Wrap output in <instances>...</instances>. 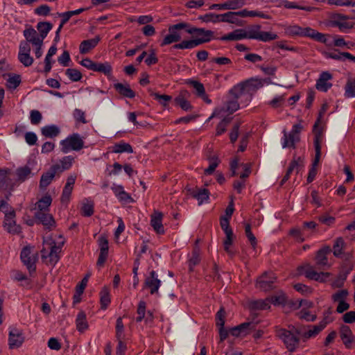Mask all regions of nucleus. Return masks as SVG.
<instances>
[{
	"label": "nucleus",
	"instance_id": "nucleus-1",
	"mask_svg": "<svg viewBox=\"0 0 355 355\" xmlns=\"http://www.w3.org/2000/svg\"><path fill=\"white\" fill-rule=\"evenodd\" d=\"M64 244V239L62 235L44 238L42 249L40 251L42 261L47 265L55 266L60 259Z\"/></svg>",
	"mask_w": 355,
	"mask_h": 355
},
{
	"label": "nucleus",
	"instance_id": "nucleus-2",
	"mask_svg": "<svg viewBox=\"0 0 355 355\" xmlns=\"http://www.w3.org/2000/svg\"><path fill=\"white\" fill-rule=\"evenodd\" d=\"M285 34L288 36L308 37L317 42L327 44V35L318 32L310 27L290 25L285 28Z\"/></svg>",
	"mask_w": 355,
	"mask_h": 355
},
{
	"label": "nucleus",
	"instance_id": "nucleus-3",
	"mask_svg": "<svg viewBox=\"0 0 355 355\" xmlns=\"http://www.w3.org/2000/svg\"><path fill=\"white\" fill-rule=\"evenodd\" d=\"M300 331L294 327L291 330L280 329L277 331L279 338L284 342L286 349L291 352H295L299 347Z\"/></svg>",
	"mask_w": 355,
	"mask_h": 355
},
{
	"label": "nucleus",
	"instance_id": "nucleus-4",
	"mask_svg": "<svg viewBox=\"0 0 355 355\" xmlns=\"http://www.w3.org/2000/svg\"><path fill=\"white\" fill-rule=\"evenodd\" d=\"M60 150L63 153L70 151H79L85 147L84 137L78 133H73L60 142Z\"/></svg>",
	"mask_w": 355,
	"mask_h": 355
},
{
	"label": "nucleus",
	"instance_id": "nucleus-5",
	"mask_svg": "<svg viewBox=\"0 0 355 355\" xmlns=\"http://www.w3.org/2000/svg\"><path fill=\"white\" fill-rule=\"evenodd\" d=\"M245 39H253L261 42H269L278 38V35L271 32L261 31V26L252 25L244 29Z\"/></svg>",
	"mask_w": 355,
	"mask_h": 355
},
{
	"label": "nucleus",
	"instance_id": "nucleus-6",
	"mask_svg": "<svg viewBox=\"0 0 355 355\" xmlns=\"http://www.w3.org/2000/svg\"><path fill=\"white\" fill-rule=\"evenodd\" d=\"M21 260L28 269L30 275H32L36 270V262L38 259L37 251L33 247H24L20 254Z\"/></svg>",
	"mask_w": 355,
	"mask_h": 355
},
{
	"label": "nucleus",
	"instance_id": "nucleus-7",
	"mask_svg": "<svg viewBox=\"0 0 355 355\" xmlns=\"http://www.w3.org/2000/svg\"><path fill=\"white\" fill-rule=\"evenodd\" d=\"M329 24L337 27L342 33H348L354 26L352 17L340 13L332 14L329 17Z\"/></svg>",
	"mask_w": 355,
	"mask_h": 355
},
{
	"label": "nucleus",
	"instance_id": "nucleus-8",
	"mask_svg": "<svg viewBox=\"0 0 355 355\" xmlns=\"http://www.w3.org/2000/svg\"><path fill=\"white\" fill-rule=\"evenodd\" d=\"M189 24L185 22H181L171 25L168 27V34L166 35L161 42V46H166L170 44L177 42L181 40L182 35L180 33L181 30L189 28Z\"/></svg>",
	"mask_w": 355,
	"mask_h": 355
},
{
	"label": "nucleus",
	"instance_id": "nucleus-9",
	"mask_svg": "<svg viewBox=\"0 0 355 355\" xmlns=\"http://www.w3.org/2000/svg\"><path fill=\"white\" fill-rule=\"evenodd\" d=\"M315 138H314V147L315 151V159L313 163V166L309 171L307 182H311L315 178L317 174V170L315 166L318 164L321 156V143L322 141V135L321 130H317V125L315 127Z\"/></svg>",
	"mask_w": 355,
	"mask_h": 355
},
{
	"label": "nucleus",
	"instance_id": "nucleus-10",
	"mask_svg": "<svg viewBox=\"0 0 355 355\" xmlns=\"http://www.w3.org/2000/svg\"><path fill=\"white\" fill-rule=\"evenodd\" d=\"M298 272L301 275H304L306 277L318 281L320 282H324L330 275L329 272H318L313 267L309 264L298 267Z\"/></svg>",
	"mask_w": 355,
	"mask_h": 355
},
{
	"label": "nucleus",
	"instance_id": "nucleus-11",
	"mask_svg": "<svg viewBox=\"0 0 355 355\" xmlns=\"http://www.w3.org/2000/svg\"><path fill=\"white\" fill-rule=\"evenodd\" d=\"M276 279L277 277L273 272H265L257 279L256 287L263 291L272 290L275 287Z\"/></svg>",
	"mask_w": 355,
	"mask_h": 355
},
{
	"label": "nucleus",
	"instance_id": "nucleus-12",
	"mask_svg": "<svg viewBox=\"0 0 355 355\" xmlns=\"http://www.w3.org/2000/svg\"><path fill=\"white\" fill-rule=\"evenodd\" d=\"M187 32L189 34L196 35L198 37L194 39L198 42V46L203 43L209 42L214 38V32L204 28H198L191 27L187 29Z\"/></svg>",
	"mask_w": 355,
	"mask_h": 355
},
{
	"label": "nucleus",
	"instance_id": "nucleus-13",
	"mask_svg": "<svg viewBox=\"0 0 355 355\" xmlns=\"http://www.w3.org/2000/svg\"><path fill=\"white\" fill-rule=\"evenodd\" d=\"M239 109L238 101L227 96V100L221 107L216 108L214 112V116L220 115L222 113L232 114Z\"/></svg>",
	"mask_w": 355,
	"mask_h": 355
},
{
	"label": "nucleus",
	"instance_id": "nucleus-14",
	"mask_svg": "<svg viewBox=\"0 0 355 355\" xmlns=\"http://www.w3.org/2000/svg\"><path fill=\"white\" fill-rule=\"evenodd\" d=\"M160 286L161 281L157 278L156 272L152 270L145 279L144 287L150 290V294L154 295L158 293Z\"/></svg>",
	"mask_w": 355,
	"mask_h": 355
},
{
	"label": "nucleus",
	"instance_id": "nucleus-15",
	"mask_svg": "<svg viewBox=\"0 0 355 355\" xmlns=\"http://www.w3.org/2000/svg\"><path fill=\"white\" fill-rule=\"evenodd\" d=\"M35 218L43 225L47 230H52L55 227V221L53 216L46 212L36 211L35 214Z\"/></svg>",
	"mask_w": 355,
	"mask_h": 355
},
{
	"label": "nucleus",
	"instance_id": "nucleus-16",
	"mask_svg": "<svg viewBox=\"0 0 355 355\" xmlns=\"http://www.w3.org/2000/svg\"><path fill=\"white\" fill-rule=\"evenodd\" d=\"M331 79L332 75L330 73L327 71L321 73L319 78L317 80L315 88L321 92H327L332 87V84L329 83V80Z\"/></svg>",
	"mask_w": 355,
	"mask_h": 355
},
{
	"label": "nucleus",
	"instance_id": "nucleus-17",
	"mask_svg": "<svg viewBox=\"0 0 355 355\" xmlns=\"http://www.w3.org/2000/svg\"><path fill=\"white\" fill-rule=\"evenodd\" d=\"M76 180V175H71L68 177L60 198L62 203L67 204L69 202Z\"/></svg>",
	"mask_w": 355,
	"mask_h": 355
},
{
	"label": "nucleus",
	"instance_id": "nucleus-18",
	"mask_svg": "<svg viewBox=\"0 0 355 355\" xmlns=\"http://www.w3.org/2000/svg\"><path fill=\"white\" fill-rule=\"evenodd\" d=\"M251 85L252 83L249 81L241 83L233 87L230 90L228 96L237 101L240 97L245 94V90L250 88Z\"/></svg>",
	"mask_w": 355,
	"mask_h": 355
},
{
	"label": "nucleus",
	"instance_id": "nucleus-19",
	"mask_svg": "<svg viewBox=\"0 0 355 355\" xmlns=\"http://www.w3.org/2000/svg\"><path fill=\"white\" fill-rule=\"evenodd\" d=\"M24 36L26 38V42L33 46L43 44L42 37L32 27L27 28L24 31Z\"/></svg>",
	"mask_w": 355,
	"mask_h": 355
},
{
	"label": "nucleus",
	"instance_id": "nucleus-20",
	"mask_svg": "<svg viewBox=\"0 0 355 355\" xmlns=\"http://www.w3.org/2000/svg\"><path fill=\"white\" fill-rule=\"evenodd\" d=\"M100 245V254L97 261V265L103 266L108 255V241L104 236H101L98 239Z\"/></svg>",
	"mask_w": 355,
	"mask_h": 355
},
{
	"label": "nucleus",
	"instance_id": "nucleus-21",
	"mask_svg": "<svg viewBox=\"0 0 355 355\" xmlns=\"http://www.w3.org/2000/svg\"><path fill=\"white\" fill-rule=\"evenodd\" d=\"M331 252L329 247H324L317 252L315 256V263L319 268L329 267L327 254Z\"/></svg>",
	"mask_w": 355,
	"mask_h": 355
},
{
	"label": "nucleus",
	"instance_id": "nucleus-22",
	"mask_svg": "<svg viewBox=\"0 0 355 355\" xmlns=\"http://www.w3.org/2000/svg\"><path fill=\"white\" fill-rule=\"evenodd\" d=\"M162 218L163 214L159 211H155L151 215L150 225L159 234H163L164 233V228L162 225Z\"/></svg>",
	"mask_w": 355,
	"mask_h": 355
},
{
	"label": "nucleus",
	"instance_id": "nucleus-23",
	"mask_svg": "<svg viewBox=\"0 0 355 355\" xmlns=\"http://www.w3.org/2000/svg\"><path fill=\"white\" fill-rule=\"evenodd\" d=\"M15 212H10L4 218V228L10 233L16 234L20 232V227L17 225L14 220Z\"/></svg>",
	"mask_w": 355,
	"mask_h": 355
},
{
	"label": "nucleus",
	"instance_id": "nucleus-24",
	"mask_svg": "<svg viewBox=\"0 0 355 355\" xmlns=\"http://www.w3.org/2000/svg\"><path fill=\"white\" fill-rule=\"evenodd\" d=\"M270 3H274L277 7H282L284 6L286 8L288 9H299L306 11H312L313 10V8L309 7V6H297L294 2H291L288 0H268Z\"/></svg>",
	"mask_w": 355,
	"mask_h": 355
},
{
	"label": "nucleus",
	"instance_id": "nucleus-25",
	"mask_svg": "<svg viewBox=\"0 0 355 355\" xmlns=\"http://www.w3.org/2000/svg\"><path fill=\"white\" fill-rule=\"evenodd\" d=\"M73 162L74 157L71 155H68L62 157L58 163L53 165L52 166L58 173H60L64 171L69 170Z\"/></svg>",
	"mask_w": 355,
	"mask_h": 355
},
{
	"label": "nucleus",
	"instance_id": "nucleus-26",
	"mask_svg": "<svg viewBox=\"0 0 355 355\" xmlns=\"http://www.w3.org/2000/svg\"><path fill=\"white\" fill-rule=\"evenodd\" d=\"M100 40L101 37L99 35H96L91 40H83L79 46L80 53L81 54L87 53L98 44Z\"/></svg>",
	"mask_w": 355,
	"mask_h": 355
},
{
	"label": "nucleus",
	"instance_id": "nucleus-27",
	"mask_svg": "<svg viewBox=\"0 0 355 355\" xmlns=\"http://www.w3.org/2000/svg\"><path fill=\"white\" fill-rule=\"evenodd\" d=\"M57 173V171L51 166L48 171L42 174L40 181V187L46 189L51 183Z\"/></svg>",
	"mask_w": 355,
	"mask_h": 355
},
{
	"label": "nucleus",
	"instance_id": "nucleus-28",
	"mask_svg": "<svg viewBox=\"0 0 355 355\" xmlns=\"http://www.w3.org/2000/svg\"><path fill=\"white\" fill-rule=\"evenodd\" d=\"M340 336L344 345L348 348L350 347L354 338L350 328L348 326L343 325L340 327Z\"/></svg>",
	"mask_w": 355,
	"mask_h": 355
},
{
	"label": "nucleus",
	"instance_id": "nucleus-29",
	"mask_svg": "<svg viewBox=\"0 0 355 355\" xmlns=\"http://www.w3.org/2000/svg\"><path fill=\"white\" fill-rule=\"evenodd\" d=\"M114 88L124 97L132 98L135 96V92L128 84L116 83L114 85Z\"/></svg>",
	"mask_w": 355,
	"mask_h": 355
},
{
	"label": "nucleus",
	"instance_id": "nucleus-30",
	"mask_svg": "<svg viewBox=\"0 0 355 355\" xmlns=\"http://www.w3.org/2000/svg\"><path fill=\"white\" fill-rule=\"evenodd\" d=\"M146 302L144 301H140L138 304V307H137V313L138 315L136 318V321L137 322H140L144 318H146V321H148V320H152L153 314L150 311H148L147 315L146 316Z\"/></svg>",
	"mask_w": 355,
	"mask_h": 355
},
{
	"label": "nucleus",
	"instance_id": "nucleus-31",
	"mask_svg": "<svg viewBox=\"0 0 355 355\" xmlns=\"http://www.w3.org/2000/svg\"><path fill=\"white\" fill-rule=\"evenodd\" d=\"M24 341V338L17 329H13L9 334V345L11 348L19 347Z\"/></svg>",
	"mask_w": 355,
	"mask_h": 355
},
{
	"label": "nucleus",
	"instance_id": "nucleus-32",
	"mask_svg": "<svg viewBox=\"0 0 355 355\" xmlns=\"http://www.w3.org/2000/svg\"><path fill=\"white\" fill-rule=\"evenodd\" d=\"M245 39L244 29H236L220 38L223 41H238Z\"/></svg>",
	"mask_w": 355,
	"mask_h": 355
},
{
	"label": "nucleus",
	"instance_id": "nucleus-33",
	"mask_svg": "<svg viewBox=\"0 0 355 355\" xmlns=\"http://www.w3.org/2000/svg\"><path fill=\"white\" fill-rule=\"evenodd\" d=\"M32 174V169L28 166H24L16 169L17 180L21 182L29 178Z\"/></svg>",
	"mask_w": 355,
	"mask_h": 355
},
{
	"label": "nucleus",
	"instance_id": "nucleus-34",
	"mask_svg": "<svg viewBox=\"0 0 355 355\" xmlns=\"http://www.w3.org/2000/svg\"><path fill=\"white\" fill-rule=\"evenodd\" d=\"M190 193L193 198L198 200L199 205L209 198V191L206 189L195 188L191 191Z\"/></svg>",
	"mask_w": 355,
	"mask_h": 355
},
{
	"label": "nucleus",
	"instance_id": "nucleus-35",
	"mask_svg": "<svg viewBox=\"0 0 355 355\" xmlns=\"http://www.w3.org/2000/svg\"><path fill=\"white\" fill-rule=\"evenodd\" d=\"M52 202V198L49 195L43 196L36 203L37 211L46 212L49 211V207Z\"/></svg>",
	"mask_w": 355,
	"mask_h": 355
},
{
	"label": "nucleus",
	"instance_id": "nucleus-36",
	"mask_svg": "<svg viewBox=\"0 0 355 355\" xmlns=\"http://www.w3.org/2000/svg\"><path fill=\"white\" fill-rule=\"evenodd\" d=\"M112 68L111 64L107 62H95L93 71L100 72L105 76H110L112 73Z\"/></svg>",
	"mask_w": 355,
	"mask_h": 355
},
{
	"label": "nucleus",
	"instance_id": "nucleus-37",
	"mask_svg": "<svg viewBox=\"0 0 355 355\" xmlns=\"http://www.w3.org/2000/svg\"><path fill=\"white\" fill-rule=\"evenodd\" d=\"M238 17L236 12H227L224 14H220V21L241 25V21Z\"/></svg>",
	"mask_w": 355,
	"mask_h": 355
},
{
	"label": "nucleus",
	"instance_id": "nucleus-38",
	"mask_svg": "<svg viewBox=\"0 0 355 355\" xmlns=\"http://www.w3.org/2000/svg\"><path fill=\"white\" fill-rule=\"evenodd\" d=\"M76 328L78 331L83 332L88 328V323L87 322L86 314L83 311H80L76 320Z\"/></svg>",
	"mask_w": 355,
	"mask_h": 355
},
{
	"label": "nucleus",
	"instance_id": "nucleus-39",
	"mask_svg": "<svg viewBox=\"0 0 355 355\" xmlns=\"http://www.w3.org/2000/svg\"><path fill=\"white\" fill-rule=\"evenodd\" d=\"M41 132L42 135L46 137H57L60 132V128L55 125H46L41 129Z\"/></svg>",
	"mask_w": 355,
	"mask_h": 355
},
{
	"label": "nucleus",
	"instance_id": "nucleus-40",
	"mask_svg": "<svg viewBox=\"0 0 355 355\" xmlns=\"http://www.w3.org/2000/svg\"><path fill=\"white\" fill-rule=\"evenodd\" d=\"M332 44L336 47L345 49H350L354 46L353 42L345 41V39L340 35H334L333 37Z\"/></svg>",
	"mask_w": 355,
	"mask_h": 355
},
{
	"label": "nucleus",
	"instance_id": "nucleus-41",
	"mask_svg": "<svg viewBox=\"0 0 355 355\" xmlns=\"http://www.w3.org/2000/svg\"><path fill=\"white\" fill-rule=\"evenodd\" d=\"M300 169V165L299 164V161L293 160L290 163V165L286 171L285 175L281 181L280 184L283 185L289 178L291 174L295 171L297 173L299 172Z\"/></svg>",
	"mask_w": 355,
	"mask_h": 355
},
{
	"label": "nucleus",
	"instance_id": "nucleus-42",
	"mask_svg": "<svg viewBox=\"0 0 355 355\" xmlns=\"http://www.w3.org/2000/svg\"><path fill=\"white\" fill-rule=\"evenodd\" d=\"M112 151L114 153H132L133 152L132 146L125 142L121 141L115 144L112 147Z\"/></svg>",
	"mask_w": 355,
	"mask_h": 355
},
{
	"label": "nucleus",
	"instance_id": "nucleus-43",
	"mask_svg": "<svg viewBox=\"0 0 355 355\" xmlns=\"http://www.w3.org/2000/svg\"><path fill=\"white\" fill-rule=\"evenodd\" d=\"M300 141V135L297 134H294L293 132H290L287 135L284 132V141L283 142V147H295V144Z\"/></svg>",
	"mask_w": 355,
	"mask_h": 355
},
{
	"label": "nucleus",
	"instance_id": "nucleus-44",
	"mask_svg": "<svg viewBox=\"0 0 355 355\" xmlns=\"http://www.w3.org/2000/svg\"><path fill=\"white\" fill-rule=\"evenodd\" d=\"M236 14H237V16L241 17H261V18H263V19H269L268 15H267L266 14H264L262 12L256 11V10H250V11H249L248 10L244 9V10H242L241 11L236 12Z\"/></svg>",
	"mask_w": 355,
	"mask_h": 355
},
{
	"label": "nucleus",
	"instance_id": "nucleus-45",
	"mask_svg": "<svg viewBox=\"0 0 355 355\" xmlns=\"http://www.w3.org/2000/svg\"><path fill=\"white\" fill-rule=\"evenodd\" d=\"M251 308L254 310H267L270 307V299L259 300L250 304Z\"/></svg>",
	"mask_w": 355,
	"mask_h": 355
},
{
	"label": "nucleus",
	"instance_id": "nucleus-46",
	"mask_svg": "<svg viewBox=\"0 0 355 355\" xmlns=\"http://www.w3.org/2000/svg\"><path fill=\"white\" fill-rule=\"evenodd\" d=\"M325 323L313 326L311 329L303 334L302 337L305 340L315 337L325 327Z\"/></svg>",
	"mask_w": 355,
	"mask_h": 355
},
{
	"label": "nucleus",
	"instance_id": "nucleus-47",
	"mask_svg": "<svg viewBox=\"0 0 355 355\" xmlns=\"http://www.w3.org/2000/svg\"><path fill=\"white\" fill-rule=\"evenodd\" d=\"M101 309H105L110 303V295L108 288H103L100 293Z\"/></svg>",
	"mask_w": 355,
	"mask_h": 355
},
{
	"label": "nucleus",
	"instance_id": "nucleus-48",
	"mask_svg": "<svg viewBox=\"0 0 355 355\" xmlns=\"http://www.w3.org/2000/svg\"><path fill=\"white\" fill-rule=\"evenodd\" d=\"M198 46V42L195 40H183L179 44H176L172 46L175 49H191Z\"/></svg>",
	"mask_w": 355,
	"mask_h": 355
},
{
	"label": "nucleus",
	"instance_id": "nucleus-49",
	"mask_svg": "<svg viewBox=\"0 0 355 355\" xmlns=\"http://www.w3.org/2000/svg\"><path fill=\"white\" fill-rule=\"evenodd\" d=\"M250 325V323H243L237 327L232 328L230 333L234 336H239L247 334V329Z\"/></svg>",
	"mask_w": 355,
	"mask_h": 355
},
{
	"label": "nucleus",
	"instance_id": "nucleus-50",
	"mask_svg": "<svg viewBox=\"0 0 355 355\" xmlns=\"http://www.w3.org/2000/svg\"><path fill=\"white\" fill-rule=\"evenodd\" d=\"M345 96L347 98L355 97V78H350L345 85Z\"/></svg>",
	"mask_w": 355,
	"mask_h": 355
},
{
	"label": "nucleus",
	"instance_id": "nucleus-51",
	"mask_svg": "<svg viewBox=\"0 0 355 355\" xmlns=\"http://www.w3.org/2000/svg\"><path fill=\"white\" fill-rule=\"evenodd\" d=\"M175 103L179 105L183 110L189 111L192 108L190 103L184 98L182 93L175 98Z\"/></svg>",
	"mask_w": 355,
	"mask_h": 355
},
{
	"label": "nucleus",
	"instance_id": "nucleus-52",
	"mask_svg": "<svg viewBox=\"0 0 355 355\" xmlns=\"http://www.w3.org/2000/svg\"><path fill=\"white\" fill-rule=\"evenodd\" d=\"M233 232L225 233V239L223 241L224 250L230 255H233V252L230 250V246L233 243L234 239Z\"/></svg>",
	"mask_w": 355,
	"mask_h": 355
},
{
	"label": "nucleus",
	"instance_id": "nucleus-53",
	"mask_svg": "<svg viewBox=\"0 0 355 355\" xmlns=\"http://www.w3.org/2000/svg\"><path fill=\"white\" fill-rule=\"evenodd\" d=\"M51 28L52 25L49 22H39L37 25V28L40 32L39 35L43 40L46 37Z\"/></svg>",
	"mask_w": 355,
	"mask_h": 355
},
{
	"label": "nucleus",
	"instance_id": "nucleus-54",
	"mask_svg": "<svg viewBox=\"0 0 355 355\" xmlns=\"http://www.w3.org/2000/svg\"><path fill=\"white\" fill-rule=\"evenodd\" d=\"M344 245L345 241L343 238L338 237L336 239L333 246L334 254L336 257H339L342 254Z\"/></svg>",
	"mask_w": 355,
	"mask_h": 355
},
{
	"label": "nucleus",
	"instance_id": "nucleus-55",
	"mask_svg": "<svg viewBox=\"0 0 355 355\" xmlns=\"http://www.w3.org/2000/svg\"><path fill=\"white\" fill-rule=\"evenodd\" d=\"M245 235H246L248 241H250L252 247L253 248H255L257 246V239L254 236V235L253 234V233L252 232L251 226L248 223L245 225Z\"/></svg>",
	"mask_w": 355,
	"mask_h": 355
},
{
	"label": "nucleus",
	"instance_id": "nucleus-56",
	"mask_svg": "<svg viewBox=\"0 0 355 355\" xmlns=\"http://www.w3.org/2000/svg\"><path fill=\"white\" fill-rule=\"evenodd\" d=\"M21 83V77L19 75L10 76L7 80V86L10 89L17 88Z\"/></svg>",
	"mask_w": 355,
	"mask_h": 355
},
{
	"label": "nucleus",
	"instance_id": "nucleus-57",
	"mask_svg": "<svg viewBox=\"0 0 355 355\" xmlns=\"http://www.w3.org/2000/svg\"><path fill=\"white\" fill-rule=\"evenodd\" d=\"M66 75L70 78L72 81H78L82 78L81 73L76 69H67L66 70Z\"/></svg>",
	"mask_w": 355,
	"mask_h": 355
},
{
	"label": "nucleus",
	"instance_id": "nucleus-58",
	"mask_svg": "<svg viewBox=\"0 0 355 355\" xmlns=\"http://www.w3.org/2000/svg\"><path fill=\"white\" fill-rule=\"evenodd\" d=\"M18 59L25 67H29L33 62V58L30 55V53H18Z\"/></svg>",
	"mask_w": 355,
	"mask_h": 355
},
{
	"label": "nucleus",
	"instance_id": "nucleus-59",
	"mask_svg": "<svg viewBox=\"0 0 355 355\" xmlns=\"http://www.w3.org/2000/svg\"><path fill=\"white\" fill-rule=\"evenodd\" d=\"M124 325L121 318H119L116 322V337L117 339L124 338Z\"/></svg>",
	"mask_w": 355,
	"mask_h": 355
},
{
	"label": "nucleus",
	"instance_id": "nucleus-60",
	"mask_svg": "<svg viewBox=\"0 0 355 355\" xmlns=\"http://www.w3.org/2000/svg\"><path fill=\"white\" fill-rule=\"evenodd\" d=\"M73 116L78 123H82L85 124L87 123V121L85 117V113L80 109H75L73 113Z\"/></svg>",
	"mask_w": 355,
	"mask_h": 355
},
{
	"label": "nucleus",
	"instance_id": "nucleus-61",
	"mask_svg": "<svg viewBox=\"0 0 355 355\" xmlns=\"http://www.w3.org/2000/svg\"><path fill=\"white\" fill-rule=\"evenodd\" d=\"M81 214L84 216H91L94 213V205L92 203H83L81 209Z\"/></svg>",
	"mask_w": 355,
	"mask_h": 355
},
{
	"label": "nucleus",
	"instance_id": "nucleus-62",
	"mask_svg": "<svg viewBox=\"0 0 355 355\" xmlns=\"http://www.w3.org/2000/svg\"><path fill=\"white\" fill-rule=\"evenodd\" d=\"M348 295V292L347 290H339L336 293L332 295V300L335 302H339L343 300H345Z\"/></svg>",
	"mask_w": 355,
	"mask_h": 355
},
{
	"label": "nucleus",
	"instance_id": "nucleus-63",
	"mask_svg": "<svg viewBox=\"0 0 355 355\" xmlns=\"http://www.w3.org/2000/svg\"><path fill=\"white\" fill-rule=\"evenodd\" d=\"M42 119V114L38 110H31L30 113V120L33 125L39 124Z\"/></svg>",
	"mask_w": 355,
	"mask_h": 355
},
{
	"label": "nucleus",
	"instance_id": "nucleus-64",
	"mask_svg": "<svg viewBox=\"0 0 355 355\" xmlns=\"http://www.w3.org/2000/svg\"><path fill=\"white\" fill-rule=\"evenodd\" d=\"M245 4V0H230L227 1L228 10H236L243 7Z\"/></svg>",
	"mask_w": 355,
	"mask_h": 355
}]
</instances>
